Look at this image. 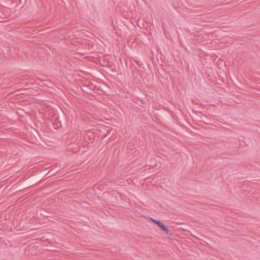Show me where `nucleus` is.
Instances as JSON below:
<instances>
[{
    "label": "nucleus",
    "instance_id": "obj_1",
    "mask_svg": "<svg viewBox=\"0 0 260 260\" xmlns=\"http://www.w3.org/2000/svg\"><path fill=\"white\" fill-rule=\"evenodd\" d=\"M160 229L165 232L167 234H168V230L167 228L161 222H160L159 223H158L157 225Z\"/></svg>",
    "mask_w": 260,
    "mask_h": 260
},
{
    "label": "nucleus",
    "instance_id": "obj_2",
    "mask_svg": "<svg viewBox=\"0 0 260 260\" xmlns=\"http://www.w3.org/2000/svg\"><path fill=\"white\" fill-rule=\"evenodd\" d=\"M152 221L154 223H156L157 225H158V223H159V222H160V221H158V220H156V219H152Z\"/></svg>",
    "mask_w": 260,
    "mask_h": 260
}]
</instances>
